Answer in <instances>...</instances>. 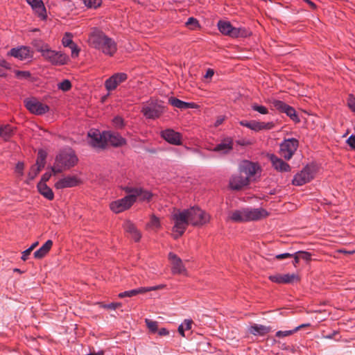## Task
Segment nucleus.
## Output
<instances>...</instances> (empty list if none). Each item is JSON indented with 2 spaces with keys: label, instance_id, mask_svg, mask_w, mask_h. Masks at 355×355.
Segmentation results:
<instances>
[{
  "label": "nucleus",
  "instance_id": "37998d69",
  "mask_svg": "<svg viewBox=\"0 0 355 355\" xmlns=\"http://www.w3.org/2000/svg\"><path fill=\"white\" fill-rule=\"evenodd\" d=\"M139 188L125 186L122 187L121 189L128 194L127 196H134V202H135L137 200Z\"/></svg>",
  "mask_w": 355,
  "mask_h": 355
},
{
  "label": "nucleus",
  "instance_id": "ddd939ff",
  "mask_svg": "<svg viewBox=\"0 0 355 355\" xmlns=\"http://www.w3.org/2000/svg\"><path fill=\"white\" fill-rule=\"evenodd\" d=\"M105 135L106 138V146H107V143L114 148L122 147L127 144L126 139L123 137L118 132L107 130L105 131Z\"/></svg>",
  "mask_w": 355,
  "mask_h": 355
},
{
  "label": "nucleus",
  "instance_id": "7c9ffc66",
  "mask_svg": "<svg viewBox=\"0 0 355 355\" xmlns=\"http://www.w3.org/2000/svg\"><path fill=\"white\" fill-rule=\"evenodd\" d=\"M53 246V241L48 240L45 243L34 252V257L37 259L44 258L50 251Z\"/></svg>",
  "mask_w": 355,
  "mask_h": 355
},
{
  "label": "nucleus",
  "instance_id": "9b49d317",
  "mask_svg": "<svg viewBox=\"0 0 355 355\" xmlns=\"http://www.w3.org/2000/svg\"><path fill=\"white\" fill-rule=\"evenodd\" d=\"M134 204V196H125L121 199L111 202L110 209L114 213L119 214L129 209Z\"/></svg>",
  "mask_w": 355,
  "mask_h": 355
},
{
  "label": "nucleus",
  "instance_id": "680f3d73",
  "mask_svg": "<svg viewBox=\"0 0 355 355\" xmlns=\"http://www.w3.org/2000/svg\"><path fill=\"white\" fill-rule=\"evenodd\" d=\"M236 144L242 146H247L252 144V142L245 139H239L236 141Z\"/></svg>",
  "mask_w": 355,
  "mask_h": 355
},
{
  "label": "nucleus",
  "instance_id": "20e7f679",
  "mask_svg": "<svg viewBox=\"0 0 355 355\" xmlns=\"http://www.w3.org/2000/svg\"><path fill=\"white\" fill-rule=\"evenodd\" d=\"M55 160L57 166H60L64 171L73 167L78 162V157L71 148L61 150L56 155Z\"/></svg>",
  "mask_w": 355,
  "mask_h": 355
},
{
  "label": "nucleus",
  "instance_id": "e433bc0d",
  "mask_svg": "<svg viewBox=\"0 0 355 355\" xmlns=\"http://www.w3.org/2000/svg\"><path fill=\"white\" fill-rule=\"evenodd\" d=\"M47 152L44 149H39L37 152V159L35 162V165L40 166V168H44L46 165V159L47 157Z\"/></svg>",
  "mask_w": 355,
  "mask_h": 355
},
{
  "label": "nucleus",
  "instance_id": "393cba45",
  "mask_svg": "<svg viewBox=\"0 0 355 355\" xmlns=\"http://www.w3.org/2000/svg\"><path fill=\"white\" fill-rule=\"evenodd\" d=\"M234 146V140L230 137H226L221 140V142L216 144L213 148L214 152L221 153L223 155L229 154Z\"/></svg>",
  "mask_w": 355,
  "mask_h": 355
},
{
  "label": "nucleus",
  "instance_id": "b1692460",
  "mask_svg": "<svg viewBox=\"0 0 355 355\" xmlns=\"http://www.w3.org/2000/svg\"><path fill=\"white\" fill-rule=\"evenodd\" d=\"M267 156L272 164V166L277 171L283 173L290 172L291 171V166L275 154H268Z\"/></svg>",
  "mask_w": 355,
  "mask_h": 355
},
{
  "label": "nucleus",
  "instance_id": "6e6d98bb",
  "mask_svg": "<svg viewBox=\"0 0 355 355\" xmlns=\"http://www.w3.org/2000/svg\"><path fill=\"white\" fill-rule=\"evenodd\" d=\"M71 49V57L73 58H77L80 53V48L78 46V45L75 43L73 44H71L70 46H69Z\"/></svg>",
  "mask_w": 355,
  "mask_h": 355
},
{
  "label": "nucleus",
  "instance_id": "2f4dec72",
  "mask_svg": "<svg viewBox=\"0 0 355 355\" xmlns=\"http://www.w3.org/2000/svg\"><path fill=\"white\" fill-rule=\"evenodd\" d=\"M274 127L275 123L272 121L265 123L252 120L251 130L255 132H259L263 130H271Z\"/></svg>",
  "mask_w": 355,
  "mask_h": 355
},
{
  "label": "nucleus",
  "instance_id": "c03bdc74",
  "mask_svg": "<svg viewBox=\"0 0 355 355\" xmlns=\"http://www.w3.org/2000/svg\"><path fill=\"white\" fill-rule=\"evenodd\" d=\"M185 24L191 30H196L200 28L199 21L193 17H189Z\"/></svg>",
  "mask_w": 355,
  "mask_h": 355
},
{
  "label": "nucleus",
  "instance_id": "79ce46f5",
  "mask_svg": "<svg viewBox=\"0 0 355 355\" xmlns=\"http://www.w3.org/2000/svg\"><path fill=\"white\" fill-rule=\"evenodd\" d=\"M192 324H193L192 320H184V322L178 327V330L179 334L182 336L184 337L185 336L184 331L191 329Z\"/></svg>",
  "mask_w": 355,
  "mask_h": 355
},
{
  "label": "nucleus",
  "instance_id": "bf43d9fd",
  "mask_svg": "<svg viewBox=\"0 0 355 355\" xmlns=\"http://www.w3.org/2000/svg\"><path fill=\"white\" fill-rule=\"evenodd\" d=\"M24 164L23 162H18L15 166V171L19 175H23Z\"/></svg>",
  "mask_w": 355,
  "mask_h": 355
},
{
  "label": "nucleus",
  "instance_id": "72a5a7b5",
  "mask_svg": "<svg viewBox=\"0 0 355 355\" xmlns=\"http://www.w3.org/2000/svg\"><path fill=\"white\" fill-rule=\"evenodd\" d=\"M218 28L222 34L231 37L233 26L230 21L220 20L218 22Z\"/></svg>",
  "mask_w": 355,
  "mask_h": 355
},
{
  "label": "nucleus",
  "instance_id": "8fccbe9b",
  "mask_svg": "<svg viewBox=\"0 0 355 355\" xmlns=\"http://www.w3.org/2000/svg\"><path fill=\"white\" fill-rule=\"evenodd\" d=\"M297 254L300 257V259L305 261L306 263H309L311 261V253L306 251H297Z\"/></svg>",
  "mask_w": 355,
  "mask_h": 355
},
{
  "label": "nucleus",
  "instance_id": "bb28decb",
  "mask_svg": "<svg viewBox=\"0 0 355 355\" xmlns=\"http://www.w3.org/2000/svg\"><path fill=\"white\" fill-rule=\"evenodd\" d=\"M168 103L178 108H180L181 110H186L189 108H196L198 107L197 104L195 103H188L184 102L182 100H180L175 97H171L168 98Z\"/></svg>",
  "mask_w": 355,
  "mask_h": 355
},
{
  "label": "nucleus",
  "instance_id": "f704fd0d",
  "mask_svg": "<svg viewBox=\"0 0 355 355\" xmlns=\"http://www.w3.org/2000/svg\"><path fill=\"white\" fill-rule=\"evenodd\" d=\"M146 293V290H144V287H140L136 289L126 291L119 294V298L123 297H132L139 294H144Z\"/></svg>",
  "mask_w": 355,
  "mask_h": 355
},
{
  "label": "nucleus",
  "instance_id": "1a4fd4ad",
  "mask_svg": "<svg viewBox=\"0 0 355 355\" xmlns=\"http://www.w3.org/2000/svg\"><path fill=\"white\" fill-rule=\"evenodd\" d=\"M25 107L32 114L35 115H42L48 112L50 110L49 105L44 104L35 97L27 98L24 101Z\"/></svg>",
  "mask_w": 355,
  "mask_h": 355
},
{
  "label": "nucleus",
  "instance_id": "4468645a",
  "mask_svg": "<svg viewBox=\"0 0 355 355\" xmlns=\"http://www.w3.org/2000/svg\"><path fill=\"white\" fill-rule=\"evenodd\" d=\"M127 79L128 75L125 73H116L105 80V87L108 92L113 91Z\"/></svg>",
  "mask_w": 355,
  "mask_h": 355
},
{
  "label": "nucleus",
  "instance_id": "dca6fc26",
  "mask_svg": "<svg viewBox=\"0 0 355 355\" xmlns=\"http://www.w3.org/2000/svg\"><path fill=\"white\" fill-rule=\"evenodd\" d=\"M160 135L162 138L172 145L180 146L182 144V136L181 133L175 132L173 129L168 128L162 130Z\"/></svg>",
  "mask_w": 355,
  "mask_h": 355
},
{
  "label": "nucleus",
  "instance_id": "6ab92c4d",
  "mask_svg": "<svg viewBox=\"0 0 355 355\" xmlns=\"http://www.w3.org/2000/svg\"><path fill=\"white\" fill-rule=\"evenodd\" d=\"M244 211L245 222L259 220L266 218L269 215V213L263 208L244 209Z\"/></svg>",
  "mask_w": 355,
  "mask_h": 355
},
{
  "label": "nucleus",
  "instance_id": "0e129e2a",
  "mask_svg": "<svg viewBox=\"0 0 355 355\" xmlns=\"http://www.w3.org/2000/svg\"><path fill=\"white\" fill-rule=\"evenodd\" d=\"M291 254H292L291 253H288V252L277 254L275 256V259H277L278 260H282V259H286V258H291V257H293V255H291Z\"/></svg>",
  "mask_w": 355,
  "mask_h": 355
},
{
  "label": "nucleus",
  "instance_id": "2eb2a0df",
  "mask_svg": "<svg viewBox=\"0 0 355 355\" xmlns=\"http://www.w3.org/2000/svg\"><path fill=\"white\" fill-rule=\"evenodd\" d=\"M105 136V131L102 133H100L98 130L89 132L88 137H90L89 145L94 148H106V138Z\"/></svg>",
  "mask_w": 355,
  "mask_h": 355
},
{
  "label": "nucleus",
  "instance_id": "6e6552de",
  "mask_svg": "<svg viewBox=\"0 0 355 355\" xmlns=\"http://www.w3.org/2000/svg\"><path fill=\"white\" fill-rule=\"evenodd\" d=\"M299 146V141L295 138L285 139L279 146V154L286 160L292 158Z\"/></svg>",
  "mask_w": 355,
  "mask_h": 355
},
{
  "label": "nucleus",
  "instance_id": "338daca9",
  "mask_svg": "<svg viewBox=\"0 0 355 355\" xmlns=\"http://www.w3.org/2000/svg\"><path fill=\"white\" fill-rule=\"evenodd\" d=\"M32 250H30L29 248L26 249V250H24V252H22V256L21 257V259L23 260V261H26L28 258V256L31 254Z\"/></svg>",
  "mask_w": 355,
  "mask_h": 355
},
{
  "label": "nucleus",
  "instance_id": "4be33fe9",
  "mask_svg": "<svg viewBox=\"0 0 355 355\" xmlns=\"http://www.w3.org/2000/svg\"><path fill=\"white\" fill-rule=\"evenodd\" d=\"M34 13L42 20L47 19L46 9L42 0H26Z\"/></svg>",
  "mask_w": 355,
  "mask_h": 355
},
{
  "label": "nucleus",
  "instance_id": "f257e3e1",
  "mask_svg": "<svg viewBox=\"0 0 355 355\" xmlns=\"http://www.w3.org/2000/svg\"><path fill=\"white\" fill-rule=\"evenodd\" d=\"M89 45L110 56H112L117 50L116 43L98 28H93L89 35Z\"/></svg>",
  "mask_w": 355,
  "mask_h": 355
},
{
  "label": "nucleus",
  "instance_id": "5fc2aeb1",
  "mask_svg": "<svg viewBox=\"0 0 355 355\" xmlns=\"http://www.w3.org/2000/svg\"><path fill=\"white\" fill-rule=\"evenodd\" d=\"M150 226L159 227H160V221L158 217L155 215L153 214L150 217V220L148 224Z\"/></svg>",
  "mask_w": 355,
  "mask_h": 355
},
{
  "label": "nucleus",
  "instance_id": "09e8293b",
  "mask_svg": "<svg viewBox=\"0 0 355 355\" xmlns=\"http://www.w3.org/2000/svg\"><path fill=\"white\" fill-rule=\"evenodd\" d=\"M72 85L70 80L65 79L58 84V89L63 92L69 91L71 89Z\"/></svg>",
  "mask_w": 355,
  "mask_h": 355
},
{
  "label": "nucleus",
  "instance_id": "c9c22d12",
  "mask_svg": "<svg viewBox=\"0 0 355 355\" xmlns=\"http://www.w3.org/2000/svg\"><path fill=\"white\" fill-rule=\"evenodd\" d=\"M153 196V194L152 192L145 190L141 187H139L138 189L137 199H139V201L150 202L152 200Z\"/></svg>",
  "mask_w": 355,
  "mask_h": 355
},
{
  "label": "nucleus",
  "instance_id": "de8ad7c7",
  "mask_svg": "<svg viewBox=\"0 0 355 355\" xmlns=\"http://www.w3.org/2000/svg\"><path fill=\"white\" fill-rule=\"evenodd\" d=\"M72 34L71 33H65L62 40V45L64 46H70L71 44H73V42L72 40Z\"/></svg>",
  "mask_w": 355,
  "mask_h": 355
},
{
  "label": "nucleus",
  "instance_id": "412c9836",
  "mask_svg": "<svg viewBox=\"0 0 355 355\" xmlns=\"http://www.w3.org/2000/svg\"><path fill=\"white\" fill-rule=\"evenodd\" d=\"M168 259L172 265L171 272L173 275H180L187 271L182 259L175 253H168Z\"/></svg>",
  "mask_w": 355,
  "mask_h": 355
},
{
  "label": "nucleus",
  "instance_id": "9d476101",
  "mask_svg": "<svg viewBox=\"0 0 355 355\" xmlns=\"http://www.w3.org/2000/svg\"><path fill=\"white\" fill-rule=\"evenodd\" d=\"M272 105L279 112L285 113L295 123H298L300 122V119L296 110L292 106L280 100H273Z\"/></svg>",
  "mask_w": 355,
  "mask_h": 355
},
{
  "label": "nucleus",
  "instance_id": "3c124183",
  "mask_svg": "<svg viewBox=\"0 0 355 355\" xmlns=\"http://www.w3.org/2000/svg\"><path fill=\"white\" fill-rule=\"evenodd\" d=\"M252 109L254 111L259 112L261 114H268V110L266 107L263 105H260L257 103H254L252 105Z\"/></svg>",
  "mask_w": 355,
  "mask_h": 355
},
{
  "label": "nucleus",
  "instance_id": "f8f14e48",
  "mask_svg": "<svg viewBox=\"0 0 355 355\" xmlns=\"http://www.w3.org/2000/svg\"><path fill=\"white\" fill-rule=\"evenodd\" d=\"M261 171L262 168L258 162L244 159L239 165V172L245 173L249 179L258 173L261 174Z\"/></svg>",
  "mask_w": 355,
  "mask_h": 355
},
{
  "label": "nucleus",
  "instance_id": "7ed1b4c3",
  "mask_svg": "<svg viewBox=\"0 0 355 355\" xmlns=\"http://www.w3.org/2000/svg\"><path fill=\"white\" fill-rule=\"evenodd\" d=\"M171 220L174 222L173 232L176 233L173 238L174 239H178L184 234L188 225L190 224L187 209L182 211L177 210L176 212L172 214Z\"/></svg>",
  "mask_w": 355,
  "mask_h": 355
},
{
  "label": "nucleus",
  "instance_id": "473e14b6",
  "mask_svg": "<svg viewBox=\"0 0 355 355\" xmlns=\"http://www.w3.org/2000/svg\"><path fill=\"white\" fill-rule=\"evenodd\" d=\"M252 35V31L250 28L245 27H234L232 28V33L231 37L239 38V37H247Z\"/></svg>",
  "mask_w": 355,
  "mask_h": 355
},
{
  "label": "nucleus",
  "instance_id": "5701e85b",
  "mask_svg": "<svg viewBox=\"0 0 355 355\" xmlns=\"http://www.w3.org/2000/svg\"><path fill=\"white\" fill-rule=\"evenodd\" d=\"M268 279L272 282L276 284H293L294 282H299L300 277L298 275L295 274H275L273 275H270Z\"/></svg>",
  "mask_w": 355,
  "mask_h": 355
},
{
  "label": "nucleus",
  "instance_id": "774afa93",
  "mask_svg": "<svg viewBox=\"0 0 355 355\" xmlns=\"http://www.w3.org/2000/svg\"><path fill=\"white\" fill-rule=\"evenodd\" d=\"M291 255H293L292 258H293V264L295 267H297L300 262V257H298L297 252L292 253Z\"/></svg>",
  "mask_w": 355,
  "mask_h": 355
},
{
  "label": "nucleus",
  "instance_id": "aec40b11",
  "mask_svg": "<svg viewBox=\"0 0 355 355\" xmlns=\"http://www.w3.org/2000/svg\"><path fill=\"white\" fill-rule=\"evenodd\" d=\"M81 183V180L77 178L76 175H69L56 182L54 184V187L56 189H62L65 188L77 187Z\"/></svg>",
  "mask_w": 355,
  "mask_h": 355
},
{
  "label": "nucleus",
  "instance_id": "052dcab7",
  "mask_svg": "<svg viewBox=\"0 0 355 355\" xmlns=\"http://www.w3.org/2000/svg\"><path fill=\"white\" fill-rule=\"evenodd\" d=\"M51 175H52V173H50V172L44 173L42 175L41 180H40V181L39 182L46 183V182H48L49 180V179L51 178Z\"/></svg>",
  "mask_w": 355,
  "mask_h": 355
},
{
  "label": "nucleus",
  "instance_id": "a18cd8bd",
  "mask_svg": "<svg viewBox=\"0 0 355 355\" xmlns=\"http://www.w3.org/2000/svg\"><path fill=\"white\" fill-rule=\"evenodd\" d=\"M145 322H146L147 327L148 328L149 331L151 333L155 334L158 331L157 322L152 321V320L146 318L145 320Z\"/></svg>",
  "mask_w": 355,
  "mask_h": 355
},
{
  "label": "nucleus",
  "instance_id": "a19ab883",
  "mask_svg": "<svg viewBox=\"0 0 355 355\" xmlns=\"http://www.w3.org/2000/svg\"><path fill=\"white\" fill-rule=\"evenodd\" d=\"M42 169V168H40V166L35 164L32 165L28 173V180H33Z\"/></svg>",
  "mask_w": 355,
  "mask_h": 355
},
{
  "label": "nucleus",
  "instance_id": "423d86ee",
  "mask_svg": "<svg viewBox=\"0 0 355 355\" xmlns=\"http://www.w3.org/2000/svg\"><path fill=\"white\" fill-rule=\"evenodd\" d=\"M316 173V167L314 164H307L302 170L295 175L292 183L295 186H302L311 182Z\"/></svg>",
  "mask_w": 355,
  "mask_h": 355
},
{
  "label": "nucleus",
  "instance_id": "603ef678",
  "mask_svg": "<svg viewBox=\"0 0 355 355\" xmlns=\"http://www.w3.org/2000/svg\"><path fill=\"white\" fill-rule=\"evenodd\" d=\"M297 332L295 330V328H294L292 330H288V331H278L275 334V336L277 338H283L286 336H289L291 335H293L294 333Z\"/></svg>",
  "mask_w": 355,
  "mask_h": 355
},
{
  "label": "nucleus",
  "instance_id": "58836bf2",
  "mask_svg": "<svg viewBox=\"0 0 355 355\" xmlns=\"http://www.w3.org/2000/svg\"><path fill=\"white\" fill-rule=\"evenodd\" d=\"M112 125L116 130H123L126 123L122 116L117 115L112 119Z\"/></svg>",
  "mask_w": 355,
  "mask_h": 355
},
{
  "label": "nucleus",
  "instance_id": "864d4df0",
  "mask_svg": "<svg viewBox=\"0 0 355 355\" xmlns=\"http://www.w3.org/2000/svg\"><path fill=\"white\" fill-rule=\"evenodd\" d=\"M347 105L349 109L353 112L355 110V96L353 94H350L348 95Z\"/></svg>",
  "mask_w": 355,
  "mask_h": 355
},
{
  "label": "nucleus",
  "instance_id": "ea45409f",
  "mask_svg": "<svg viewBox=\"0 0 355 355\" xmlns=\"http://www.w3.org/2000/svg\"><path fill=\"white\" fill-rule=\"evenodd\" d=\"M15 77L19 80H29L33 82L34 80L32 73L29 71L14 70Z\"/></svg>",
  "mask_w": 355,
  "mask_h": 355
},
{
  "label": "nucleus",
  "instance_id": "49530a36",
  "mask_svg": "<svg viewBox=\"0 0 355 355\" xmlns=\"http://www.w3.org/2000/svg\"><path fill=\"white\" fill-rule=\"evenodd\" d=\"M83 2L89 8H97L101 6L102 0H83Z\"/></svg>",
  "mask_w": 355,
  "mask_h": 355
},
{
  "label": "nucleus",
  "instance_id": "0eeeda50",
  "mask_svg": "<svg viewBox=\"0 0 355 355\" xmlns=\"http://www.w3.org/2000/svg\"><path fill=\"white\" fill-rule=\"evenodd\" d=\"M165 111L166 107L163 102L155 101L143 107L141 112L146 119H156L159 118Z\"/></svg>",
  "mask_w": 355,
  "mask_h": 355
},
{
  "label": "nucleus",
  "instance_id": "4d7b16f0",
  "mask_svg": "<svg viewBox=\"0 0 355 355\" xmlns=\"http://www.w3.org/2000/svg\"><path fill=\"white\" fill-rule=\"evenodd\" d=\"M351 150H355V135H350L346 141Z\"/></svg>",
  "mask_w": 355,
  "mask_h": 355
},
{
  "label": "nucleus",
  "instance_id": "f3484780",
  "mask_svg": "<svg viewBox=\"0 0 355 355\" xmlns=\"http://www.w3.org/2000/svg\"><path fill=\"white\" fill-rule=\"evenodd\" d=\"M243 173H240L239 174L233 175L230 180V187L232 190L240 191L245 186H247L250 184V180H249V177L243 176L242 175Z\"/></svg>",
  "mask_w": 355,
  "mask_h": 355
},
{
  "label": "nucleus",
  "instance_id": "c85d7f7f",
  "mask_svg": "<svg viewBox=\"0 0 355 355\" xmlns=\"http://www.w3.org/2000/svg\"><path fill=\"white\" fill-rule=\"evenodd\" d=\"M271 328L261 324H254L248 328V332L254 336H265L270 331Z\"/></svg>",
  "mask_w": 355,
  "mask_h": 355
},
{
  "label": "nucleus",
  "instance_id": "cd10ccee",
  "mask_svg": "<svg viewBox=\"0 0 355 355\" xmlns=\"http://www.w3.org/2000/svg\"><path fill=\"white\" fill-rule=\"evenodd\" d=\"M17 128L10 124L0 125V137L8 141L15 133Z\"/></svg>",
  "mask_w": 355,
  "mask_h": 355
},
{
  "label": "nucleus",
  "instance_id": "f03ea898",
  "mask_svg": "<svg viewBox=\"0 0 355 355\" xmlns=\"http://www.w3.org/2000/svg\"><path fill=\"white\" fill-rule=\"evenodd\" d=\"M42 56L53 65L61 66L66 64L69 60V56L61 51H56L49 48L48 44H44L37 49Z\"/></svg>",
  "mask_w": 355,
  "mask_h": 355
},
{
  "label": "nucleus",
  "instance_id": "13d9d810",
  "mask_svg": "<svg viewBox=\"0 0 355 355\" xmlns=\"http://www.w3.org/2000/svg\"><path fill=\"white\" fill-rule=\"evenodd\" d=\"M51 170L52 175H54L64 171V169H62L60 166H57L55 162L54 163V166L51 167Z\"/></svg>",
  "mask_w": 355,
  "mask_h": 355
},
{
  "label": "nucleus",
  "instance_id": "c756f323",
  "mask_svg": "<svg viewBox=\"0 0 355 355\" xmlns=\"http://www.w3.org/2000/svg\"><path fill=\"white\" fill-rule=\"evenodd\" d=\"M38 192L49 200L54 199L52 189L46 183L38 182L37 185Z\"/></svg>",
  "mask_w": 355,
  "mask_h": 355
},
{
  "label": "nucleus",
  "instance_id": "e2e57ef3",
  "mask_svg": "<svg viewBox=\"0 0 355 355\" xmlns=\"http://www.w3.org/2000/svg\"><path fill=\"white\" fill-rule=\"evenodd\" d=\"M121 302H112L108 304L105 305V307L109 309H116L120 306H121Z\"/></svg>",
  "mask_w": 355,
  "mask_h": 355
},
{
  "label": "nucleus",
  "instance_id": "39448f33",
  "mask_svg": "<svg viewBox=\"0 0 355 355\" xmlns=\"http://www.w3.org/2000/svg\"><path fill=\"white\" fill-rule=\"evenodd\" d=\"M190 224L193 227H200L208 223L211 219V216L202 210L198 207H192L189 209H187Z\"/></svg>",
  "mask_w": 355,
  "mask_h": 355
},
{
  "label": "nucleus",
  "instance_id": "a211bd4d",
  "mask_svg": "<svg viewBox=\"0 0 355 355\" xmlns=\"http://www.w3.org/2000/svg\"><path fill=\"white\" fill-rule=\"evenodd\" d=\"M8 56H12L20 60H24L33 58V52L29 46H21L17 48H12L7 53Z\"/></svg>",
  "mask_w": 355,
  "mask_h": 355
},
{
  "label": "nucleus",
  "instance_id": "4c0bfd02",
  "mask_svg": "<svg viewBox=\"0 0 355 355\" xmlns=\"http://www.w3.org/2000/svg\"><path fill=\"white\" fill-rule=\"evenodd\" d=\"M245 211L244 209L243 210H236L232 212L231 216L230 217V220L236 222V223H243L245 222Z\"/></svg>",
  "mask_w": 355,
  "mask_h": 355
},
{
  "label": "nucleus",
  "instance_id": "a878e982",
  "mask_svg": "<svg viewBox=\"0 0 355 355\" xmlns=\"http://www.w3.org/2000/svg\"><path fill=\"white\" fill-rule=\"evenodd\" d=\"M123 228L125 232L131 234L132 239L135 242H139L141 240V234L132 222L126 220L123 225Z\"/></svg>",
  "mask_w": 355,
  "mask_h": 355
},
{
  "label": "nucleus",
  "instance_id": "69168bd1",
  "mask_svg": "<svg viewBox=\"0 0 355 355\" xmlns=\"http://www.w3.org/2000/svg\"><path fill=\"white\" fill-rule=\"evenodd\" d=\"M0 66L6 69H11V64L3 58L0 59Z\"/></svg>",
  "mask_w": 355,
  "mask_h": 355
}]
</instances>
